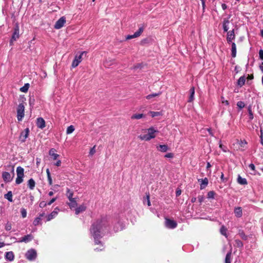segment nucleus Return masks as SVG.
<instances>
[{"instance_id": "f257e3e1", "label": "nucleus", "mask_w": 263, "mask_h": 263, "mask_svg": "<svg viewBox=\"0 0 263 263\" xmlns=\"http://www.w3.org/2000/svg\"><path fill=\"white\" fill-rule=\"evenodd\" d=\"M101 221L100 220H97L95 222H94L91 227L90 232L92 234L96 244L100 243L101 242L97 240L98 238L100 237V229L101 228Z\"/></svg>"}, {"instance_id": "f03ea898", "label": "nucleus", "mask_w": 263, "mask_h": 263, "mask_svg": "<svg viewBox=\"0 0 263 263\" xmlns=\"http://www.w3.org/2000/svg\"><path fill=\"white\" fill-rule=\"evenodd\" d=\"M158 133V131L155 129L154 127H151L147 129V134L140 135L138 136L141 140L149 141L152 139H154L156 137V133Z\"/></svg>"}, {"instance_id": "7ed1b4c3", "label": "nucleus", "mask_w": 263, "mask_h": 263, "mask_svg": "<svg viewBox=\"0 0 263 263\" xmlns=\"http://www.w3.org/2000/svg\"><path fill=\"white\" fill-rule=\"evenodd\" d=\"M24 168L21 166H18L16 168L17 178L16 179V183L19 184L23 181V177L24 176Z\"/></svg>"}, {"instance_id": "20e7f679", "label": "nucleus", "mask_w": 263, "mask_h": 263, "mask_svg": "<svg viewBox=\"0 0 263 263\" xmlns=\"http://www.w3.org/2000/svg\"><path fill=\"white\" fill-rule=\"evenodd\" d=\"M25 106L23 103L18 105L17 108V118L18 121H21L24 117Z\"/></svg>"}, {"instance_id": "39448f33", "label": "nucleus", "mask_w": 263, "mask_h": 263, "mask_svg": "<svg viewBox=\"0 0 263 263\" xmlns=\"http://www.w3.org/2000/svg\"><path fill=\"white\" fill-rule=\"evenodd\" d=\"M87 52L86 51H83L79 55H76L74 59L72 61L71 66L73 68H75L77 66H78V65L81 62L82 59V55L84 53H86Z\"/></svg>"}, {"instance_id": "423d86ee", "label": "nucleus", "mask_w": 263, "mask_h": 263, "mask_svg": "<svg viewBox=\"0 0 263 263\" xmlns=\"http://www.w3.org/2000/svg\"><path fill=\"white\" fill-rule=\"evenodd\" d=\"M25 256L29 260H33L36 257V252L34 249H30L26 252Z\"/></svg>"}, {"instance_id": "0eeeda50", "label": "nucleus", "mask_w": 263, "mask_h": 263, "mask_svg": "<svg viewBox=\"0 0 263 263\" xmlns=\"http://www.w3.org/2000/svg\"><path fill=\"white\" fill-rule=\"evenodd\" d=\"M66 23V18L64 16L61 17L59 20H58L55 25L54 28L59 29L61 28Z\"/></svg>"}, {"instance_id": "6e6552de", "label": "nucleus", "mask_w": 263, "mask_h": 263, "mask_svg": "<svg viewBox=\"0 0 263 263\" xmlns=\"http://www.w3.org/2000/svg\"><path fill=\"white\" fill-rule=\"evenodd\" d=\"M143 31V28L141 27L139 29L138 31H136L133 35H128L126 37V40H130L134 38L137 37L140 35L142 32Z\"/></svg>"}, {"instance_id": "1a4fd4ad", "label": "nucleus", "mask_w": 263, "mask_h": 263, "mask_svg": "<svg viewBox=\"0 0 263 263\" xmlns=\"http://www.w3.org/2000/svg\"><path fill=\"white\" fill-rule=\"evenodd\" d=\"M29 128H27L24 131L22 132L20 136V140L22 142H24L28 137L29 135Z\"/></svg>"}, {"instance_id": "9d476101", "label": "nucleus", "mask_w": 263, "mask_h": 263, "mask_svg": "<svg viewBox=\"0 0 263 263\" xmlns=\"http://www.w3.org/2000/svg\"><path fill=\"white\" fill-rule=\"evenodd\" d=\"M165 225L168 228L173 229L176 227L177 223L174 220L166 219Z\"/></svg>"}, {"instance_id": "9b49d317", "label": "nucleus", "mask_w": 263, "mask_h": 263, "mask_svg": "<svg viewBox=\"0 0 263 263\" xmlns=\"http://www.w3.org/2000/svg\"><path fill=\"white\" fill-rule=\"evenodd\" d=\"M36 125L37 126L41 129H43L45 127V121L42 118H38L36 119Z\"/></svg>"}, {"instance_id": "f8f14e48", "label": "nucleus", "mask_w": 263, "mask_h": 263, "mask_svg": "<svg viewBox=\"0 0 263 263\" xmlns=\"http://www.w3.org/2000/svg\"><path fill=\"white\" fill-rule=\"evenodd\" d=\"M19 36V28L18 26H16L14 29V31L11 40V43H12L13 41H16L17 39H18Z\"/></svg>"}, {"instance_id": "ddd939ff", "label": "nucleus", "mask_w": 263, "mask_h": 263, "mask_svg": "<svg viewBox=\"0 0 263 263\" xmlns=\"http://www.w3.org/2000/svg\"><path fill=\"white\" fill-rule=\"evenodd\" d=\"M2 177L5 182H10L12 179L10 174L7 172H4L3 173Z\"/></svg>"}, {"instance_id": "4468645a", "label": "nucleus", "mask_w": 263, "mask_h": 263, "mask_svg": "<svg viewBox=\"0 0 263 263\" xmlns=\"http://www.w3.org/2000/svg\"><path fill=\"white\" fill-rule=\"evenodd\" d=\"M59 211V209L58 208H55L54 210L50 214H49L47 217V221H49L52 218H53L54 217H55L58 213V212Z\"/></svg>"}, {"instance_id": "2eb2a0df", "label": "nucleus", "mask_w": 263, "mask_h": 263, "mask_svg": "<svg viewBox=\"0 0 263 263\" xmlns=\"http://www.w3.org/2000/svg\"><path fill=\"white\" fill-rule=\"evenodd\" d=\"M86 206L84 204H82L76 209L75 214L76 215H78L80 213L85 211L86 210Z\"/></svg>"}, {"instance_id": "dca6fc26", "label": "nucleus", "mask_w": 263, "mask_h": 263, "mask_svg": "<svg viewBox=\"0 0 263 263\" xmlns=\"http://www.w3.org/2000/svg\"><path fill=\"white\" fill-rule=\"evenodd\" d=\"M32 238H33V236L31 234L27 235L25 236L24 237H22L21 238V239H20L18 241V242H27L30 241L31 240H32Z\"/></svg>"}, {"instance_id": "f3484780", "label": "nucleus", "mask_w": 263, "mask_h": 263, "mask_svg": "<svg viewBox=\"0 0 263 263\" xmlns=\"http://www.w3.org/2000/svg\"><path fill=\"white\" fill-rule=\"evenodd\" d=\"M235 38L234 30V29L228 32L227 34V41L228 42H231Z\"/></svg>"}, {"instance_id": "a211bd4d", "label": "nucleus", "mask_w": 263, "mask_h": 263, "mask_svg": "<svg viewBox=\"0 0 263 263\" xmlns=\"http://www.w3.org/2000/svg\"><path fill=\"white\" fill-rule=\"evenodd\" d=\"M56 150L54 148H51L49 152V154L53 157V160H57L59 157V155L55 153Z\"/></svg>"}, {"instance_id": "6ab92c4d", "label": "nucleus", "mask_w": 263, "mask_h": 263, "mask_svg": "<svg viewBox=\"0 0 263 263\" xmlns=\"http://www.w3.org/2000/svg\"><path fill=\"white\" fill-rule=\"evenodd\" d=\"M201 183L200 184V189H203L208 184V179L206 178H205L203 179H199L198 181H200Z\"/></svg>"}, {"instance_id": "aec40b11", "label": "nucleus", "mask_w": 263, "mask_h": 263, "mask_svg": "<svg viewBox=\"0 0 263 263\" xmlns=\"http://www.w3.org/2000/svg\"><path fill=\"white\" fill-rule=\"evenodd\" d=\"M190 97L188 102H192L194 100V96L195 93V88L194 87H191L190 90Z\"/></svg>"}, {"instance_id": "412c9836", "label": "nucleus", "mask_w": 263, "mask_h": 263, "mask_svg": "<svg viewBox=\"0 0 263 263\" xmlns=\"http://www.w3.org/2000/svg\"><path fill=\"white\" fill-rule=\"evenodd\" d=\"M157 148L158 151L161 152H166L168 149L166 145H160Z\"/></svg>"}, {"instance_id": "4be33fe9", "label": "nucleus", "mask_w": 263, "mask_h": 263, "mask_svg": "<svg viewBox=\"0 0 263 263\" xmlns=\"http://www.w3.org/2000/svg\"><path fill=\"white\" fill-rule=\"evenodd\" d=\"M145 115L143 114H135L132 116V119H140L142 118H144Z\"/></svg>"}, {"instance_id": "5701e85b", "label": "nucleus", "mask_w": 263, "mask_h": 263, "mask_svg": "<svg viewBox=\"0 0 263 263\" xmlns=\"http://www.w3.org/2000/svg\"><path fill=\"white\" fill-rule=\"evenodd\" d=\"M73 192L69 189H67V193L66 196L67 198H68L69 201L72 200L74 199H76V198H73Z\"/></svg>"}, {"instance_id": "b1692460", "label": "nucleus", "mask_w": 263, "mask_h": 263, "mask_svg": "<svg viewBox=\"0 0 263 263\" xmlns=\"http://www.w3.org/2000/svg\"><path fill=\"white\" fill-rule=\"evenodd\" d=\"M234 213L235 214V216L237 217H240L242 216V210L240 207H238L235 208Z\"/></svg>"}, {"instance_id": "393cba45", "label": "nucleus", "mask_w": 263, "mask_h": 263, "mask_svg": "<svg viewBox=\"0 0 263 263\" xmlns=\"http://www.w3.org/2000/svg\"><path fill=\"white\" fill-rule=\"evenodd\" d=\"M5 257L7 259L9 260V261H12L14 259V254L11 251L8 252L6 253Z\"/></svg>"}, {"instance_id": "a878e982", "label": "nucleus", "mask_w": 263, "mask_h": 263, "mask_svg": "<svg viewBox=\"0 0 263 263\" xmlns=\"http://www.w3.org/2000/svg\"><path fill=\"white\" fill-rule=\"evenodd\" d=\"M236 55V46L234 43L232 44V56L235 58Z\"/></svg>"}, {"instance_id": "bb28decb", "label": "nucleus", "mask_w": 263, "mask_h": 263, "mask_svg": "<svg viewBox=\"0 0 263 263\" xmlns=\"http://www.w3.org/2000/svg\"><path fill=\"white\" fill-rule=\"evenodd\" d=\"M237 181L240 184L245 185L247 184L246 179L245 178H241L240 176H238V177Z\"/></svg>"}, {"instance_id": "cd10ccee", "label": "nucleus", "mask_w": 263, "mask_h": 263, "mask_svg": "<svg viewBox=\"0 0 263 263\" xmlns=\"http://www.w3.org/2000/svg\"><path fill=\"white\" fill-rule=\"evenodd\" d=\"M35 181H34V180L33 179H30L29 180H28V186H29V187L31 189V190H33L35 186Z\"/></svg>"}, {"instance_id": "c85d7f7f", "label": "nucleus", "mask_w": 263, "mask_h": 263, "mask_svg": "<svg viewBox=\"0 0 263 263\" xmlns=\"http://www.w3.org/2000/svg\"><path fill=\"white\" fill-rule=\"evenodd\" d=\"M70 202L68 203V204L69 206L70 209L76 208L77 206V202L76 199H74L70 201Z\"/></svg>"}, {"instance_id": "c756f323", "label": "nucleus", "mask_w": 263, "mask_h": 263, "mask_svg": "<svg viewBox=\"0 0 263 263\" xmlns=\"http://www.w3.org/2000/svg\"><path fill=\"white\" fill-rule=\"evenodd\" d=\"M229 23V21L228 19H224L223 21V28L224 31L227 32L228 30V24Z\"/></svg>"}, {"instance_id": "7c9ffc66", "label": "nucleus", "mask_w": 263, "mask_h": 263, "mask_svg": "<svg viewBox=\"0 0 263 263\" xmlns=\"http://www.w3.org/2000/svg\"><path fill=\"white\" fill-rule=\"evenodd\" d=\"M161 94V92H159L158 93H155L149 95L146 97V98L148 100H149L154 97H158Z\"/></svg>"}, {"instance_id": "2f4dec72", "label": "nucleus", "mask_w": 263, "mask_h": 263, "mask_svg": "<svg viewBox=\"0 0 263 263\" xmlns=\"http://www.w3.org/2000/svg\"><path fill=\"white\" fill-rule=\"evenodd\" d=\"M112 60L111 59H106L104 62V65L105 67H108L112 64Z\"/></svg>"}, {"instance_id": "473e14b6", "label": "nucleus", "mask_w": 263, "mask_h": 263, "mask_svg": "<svg viewBox=\"0 0 263 263\" xmlns=\"http://www.w3.org/2000/svg\"><path fill=\"white\" fill-rule=\"evenodd\" d=\"M46 173L47 175L48 180L50 185L52 184V180L50 175V171L48 168L46 169Z\"/></svg>"}, {"instance_id": "72a5a7b5", "label": "nucleus", "mask_w": 263, "mask_h": 263, "mask_svg": "<svg viewBox=\"0 0 263 263\" xmlns=\"http://www.w3.org/2000/svg\"><path fill=\"white\" fill-rule=\"evenodd\" d=\"M231 251L229 252L226 255V259H225V263H231Z\"/></svg>"}, {"instance_id": "f704fd0d", "label": "nucleus", "mask_w": 263, "mask_h": 263, "mask_svg": "<svg viewBox=\"0 0 263 263\" xmlns=\"http://www.w3.org/2000/svg\"><path fill=\"white\" fill-rule=\"evenodd\" d=\"M29 87V84L28 83H26L25 84V85L23 87H22L20 88V90L22 92H26L28 91Z\"/></svg>"}, {"instance_id": "c9c22d12", "label": "nucleus", "mask_w": 263, "mask_h": 263, "mask_svg": "<svg viewBox=\"0 0 263 263\" xmlns=\"http://www.w3.org/2000/svg\"><path fill=\"white\" fill-rule=\"evenodd\" d=\"M5 197L9 201H12V194L11 191L8 192L7 194H5Z\"/></svg>"}, {"instance_id": "e433bc0d", "label": "nucleus", "mask_w": 263, "mask_h": 263, "mask_svg": "<svg viewBox=\"0 0 263 263\" xmlns=\"http://www.w3.org/2000/svg\"><path fill=\"white\" fill-rule=\"evenodd\" d=\"M148 114H150L152 117L162 115V114L159 111H149Z\"/></svg>"}, {"instance_id": "4c0bfd02", "label": "nucleus", "mask_w": 263, "mask_h": 263, "mask_svg": "<svg viewBox=\"0 0 263 263\" xmlns=\"http://www.w3.org/2000/svg\"><path fill=\"white\" fill-rule=\"evenodd\" d=\"M245 82V78L244 77H241L238 80V85H240V86H242Z\"/></svg>"}, {"instance_id": "58836bf2", "label": "nucleus", "mask_w": 263, "mask_h": 263, "mask_svg": "<svg viewBox=\"0 0 263 263\" xmlns=\"http://www.w3.org/2000/svg\"><path fill=\"white\" fill-rule=\"evenodd\" d=\"M74 130V127L73 125H70L68 126L67 128L66 134H71Z\"/></svg>"}, {"instance_id": "ea45409f", "label": "nucleus", "mask_w": 263, "mask_h": 263, "mask_svg": "<svg viewBox=\"0 0 263 263\" xmlns=\"http://www.w3.org/2000/svg\"><path fill=\"white\" fill-rule=\"evenodd\" d=\"M239 235L240 236V237L244 239V240H247V236L245 235V233L243 232V231H239Z\"/></svg>"}, {"instance_id": "a19ab883", "label": "nucleus", "mask_w": 263, "mask_h": 263, "mask_svg": "<svg viewBox=\"0 0 263 263\" xmlns=\"http://www.w3.org/2000/svg\"><path fill=\"white\" fill-rule=\"evenodd\" d=\"M227 230L226 228L223 226L221 227V228L220 229V233H221V234L226 236H227V233H226Z\"/></svg>"}, {"instance_id": "79ce46f5", "label": "nucleus", "mask_w": 263, "mask_h": 263, "mask_svg": "<svg viewBox=\"0 0 263 263\" xmlns=\"http://www.w3.org/2000/svg\"><path fill=\"white\" fill-rule=\"evenodd\" d=\"M41 220V217H37L34 219L33 223L34 226H37L40 223Z\"/></svg>"}, {"instance_id": "37998d69", "label": "nucleus", "mask_w": 263, "mask_h": 263, "mask_svg": "<svg viewBox=\"0 0 263 263\" xmlns=\"http://www.w3.org/2000/svg\"><path fill=\"white\" fill-rule=\"evenodd\" d=\"M235 243H236V246L237 247L241 248V247H242V246H243V243L240 240H238V239L236 240Z\"/></svg>"}, {"instance_id": "c03bdc74", "label": "nucleus", "mask_w": 263, "mask_h": 263, "mask_svg": "<svg viewBox=\"0 0 263 263\" xmlns=\"http://www.w3.org/2000/svg\"><path fill=\"white\" fill-rule=\"evenodd\" d=\"M215 195V193L213 191H210L208 193V198H214Z\"/></svg>"}, {"instance_id": "a18cd8bd", "label": "nucleus", "mask_w": 263, "mask_h": 263, "mask_svg": "<svg viewBox=\"0 0 263 263\" xmlns=\"http://www.w3.org/2000/svg\"><path fill=\"white\" fill-rule=\"evenodd\" d=\"M237 106L240 108H242L245 107V103L242 101H239L237 103Z\"/></svg>"}, {"instance_id": "49530a36", "label": "nucleus", "mask_w": 263, "mask_h": 263, "mask_svg": "<svg viewBox=\"0 0 263 263\" xmlns=\"http://www.w3.org/2000/svg\"><path fill=\"white\" fill-rule=\"evenodd\" d=\"M11 223L8 222L5 226V229L7 231H10L11 229Z\"/></svg>"}, {"instance_id": "de8ad7c7", "label": "nucleus", "mask_w": 263, "mask_h": 263, "mask_svg": "<svg viewBox=\"0 0 263 263\" xmlns=\"http://www.w3.org/2000/svg\"><path fill=\"white\" fill-rule=\"evenodd\" d=\"M22 216L23 218H25L27 216V212L25 209H23L21 210Z\"/></svg>"}, {"instance_id": "09e8293b", "label": "nucleus", "mask_w": 263, "mask_h": 263, "mask_svg": "<svg viewBox=\"0 0 263 263\" xmlns=\"http://www.w3.org/2000/svg\"><path fill=\"white\" fill-rule=\"evenodd\" d=\"M96 146H94L92 148H91L89 152V155L91 156H92L95 154L96 153V149H95Z\"/></svg>"}, {"instance_id": "8fccbe9b", "label": "nucleus", "mask_w": 263, "mask_h": 263, "mask_svg": "<svg viewBox=\"0 0 263 263\" xmlns=\"http://www.w3.org/2000/svg\"><path fill=\"white\" fill-rule=\"evenodd\" d=\"M221 99L222 103L225 104L227 105H229V101L228 100H224V98L223 97H221Z\"/></svg>"}, {"instance_id": "3c124183", "label": "nucleus", "mask_w": 263, "mask_h": 263, "mask_svg": "<svg viewBox=\"0 0 263 263\" xmlns=\"http://www.w3.org/2000/svg\"><path fill=\"white\" fill-rule=\"evenodd\" d=\"M165 158H173L174 157V154L173 153H167L166 154L165 156H164Z\"/></svg>"}, {"instance_id": "603ef678", "label": "nucleus", "mask_w": 263, "mask_h": 263, "mask_svg": "<svg viewBox=\"0 0 263 263\" xmlns=\"http://www.w3.org/2000/svg\"><path fill=\"white\" fill-rule=\"evenodd\" d=\"M259 58L263 60V50L260 49L259 51Z\"/></svg>"}, {"instance_id": "864d4df0", "label": "nucleus", "mask_w": 263, "mask_h": 263, "mask_svg": "<svg viewBox=\"0 0 263 263\" xmlns=\"http://www.w3.org/2000/svg\"><path fill=\"white\" fill-rule=\"evenodd\" d=\"M149 198H150V197H149V194H147V195H146V199H147V205H148V206H150V205H151V204L150 200H149Z\"/></svg>"}, {"instance_id": "5fc2aeb1", "label": "nucleus", "mask_w": 263, "mask_h": 263, "mask_svg": "<svg viewBox=\"0 0 263 263\" xmlns=\"http://www.w3.org/2000/svg\"><path fill=\"white\" fill-rule=\"evenodd\" d=\"M46 203L45 201H42L40 203V206L41 208H44L46 205Z\"/></svg>"}, {"instance_id": "6e6d98bb", "label": "nucleus", "mask_w": 263, "mask_h": 263, "mask_svg": "<svg viewBox=\"0 0 263 263\" xmlns=\"http://www.w3.org/2000/svg\"><path fill=\"white\" fill-rule=\"evenodd\" d=\"M248 110L249 114H251V113H253V112L252 111V106H251V105H249L248 106Z\"/></svg>"}, {"instance_id": "4d7b16f0", "label": "nucleus", "mask_w": 263, "mask_h": 263, "mask_svg": "<svg viewBox=\"0 0 263 263\" xmlns=\"http://www.w3.org/2000/svg\"><path fill=\"white\" fill-rule=\"evenodd\" d=\"M56 200V198H52L48 203V205H51L52 203H53Z\"/></svg>"}, {"instance_id": "13d9d810", "label": "nucleus", "mask_w": 263, "mask_h": 263, "mask_svg": "<svg viewBox=\"0 0 263 263\" xmlns=\"http://www.w3.org/2000/svg\"><path fill=\"white\" fill-rule=\"evenodd\" d=\"M61 164V160H59L57 161V162L55 163V165L57 166H60Z\"/></svg>"}, {"instance_id": "bf43d9fd", "label": "nucleus", "mask_w": 263, "mask_h": 263, "mask_svg": "<svg viewBox=\"0 0 263 263\" xmlns=\"http://www.w3.org/2000/svg\"><path fill=\"white\" fill-rule=\"evenodd\" d=\"M249 167L253 171L255 170V165L253 164H250L249 165Z\"/></svg>"}, {"instance_id": "052dcab7", "label": "nucleus", "mask_w": 263, "mask_h": 263, "mask_svg": "<svg viewBox=\"0 0 263 263\" xmlns=\"http://www.w3.org/2000/svg\"><path fill=\"white\" fill-rule=\"evenodd\" d=\"M203 199L204 197L203 196H201L198 197V200L200 203H201L203 201Z\"/></svg>"}, {"instance_id": "680f3d73", "label": "nucleus", "mask_w": 263, "mask_h": 263, "mask_svg": "<svg viewBox=\"0 0 263 263\" xmlns=\"http://www.w3.org/2000/svg\"><path fill=\"white\" fill-rule=\"evenodd\" d=\"M181 193V191L180 190H177L176 193V196H180Z\"/></svg>"}, {"instance_id": "e2e57ef3", "label": "nucleus", "mask_w": 263, "mask_h": 263, "mask_svg": "<svg viewBox=\"0 0 263 263\" xmlns=\"http://www.w3.org/2000/svg\"><path fill=\"white\" fill-rule=\"evenodd\" d=\"M207 130L209 132L210 135L212 136H213V133L211 131V128H208Z\"/></svg>"}, {"instance_id": "0e129e2a", "label": "nucleus", "mask_w": 263, "mask_h": 263, "mask_svg": "<svg viewBox=\"0 0 263 263\" xmlns=\"http://www.w3.org/2000/svg\"><path fill=\"white\" fill-rule=\"evenodd\" d=\"M221 6L223 10L226 9L227 8V5L225 4H222Z\"/></svg>"}, {"instance_id": "69168bd1", "label": "nucleus", "mask_w": 263, "mask_h": 263, "mask_svg": "<svg viewBox=\"0 0 263 263\" xmlns=\"http://www.w3.org/2000/svg\"><path fill=\"white\" fill-rule=\"evenodd\" d=\"M260 70L263 72V62L261 63V65L259 66Z\"/></svg>"}, {"instance_id": "338daca9", "label": "nucleus", "mask_w": 263, "mask_h": 263, "mask_svg": "<svg viewBox=\"0 0 263 263\" xmlns=\"http://www.w3.org/2000/svg\"><path fill=\"white\" fill-rule=\"evenodd\" d=\"M222 146H223V145L221 144H220L219 147L222 149V151L223 152H226L227 150L226 149H224V148H222Z\"/></svg>"}, {"instance_id": "774afa93", "label": "nucleus", "mask_w": 263, "mask_h": 263, "mask_svg": "<svg viewBox=\"0 0 263 263\" xmlns=\"http://www.w3.org/2000/svg\"><path fill=\"white\" fill-rule=\"evenodd\" d=\"M249 118L250 120H252L254 118L253 113H251V114H249Z\"/></svg>"}]
</instances>
